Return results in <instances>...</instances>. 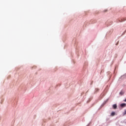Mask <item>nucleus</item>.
<instances>
[{"label":"nucleus","instance_id":"nucleus-1","mask_svg":"<svg viewBox=\"0 0 126 126\" xmlns=\"http://www.w3.org/2000/svg\"><path fill=\"white\" fill-rule=\"evenodd\" d=\"M113 109H117V104H114L113 105Z\"/></svg>","mask_w":126,"mask_h":126},{"label":"nucleus","instance_id":"nucleus-2","mask_svg":"<svg viewBox=\"0 0 126 126\" xmlns=\"http://www.w3.org/2000/svg\"><path fill=\"white\" fill-rule=\"evenodd\" d=\"M126 103H122L121 104V107H126Z\"/></svg>","mask_w":126,"mask_h":126},{"label":"nucleus","instance_id":"nucleus-3","mask_svg":"<svg viewBox=\"0 0 126 126\" xmlns=\"http://www.w3.org/2000/svg\"><path fill=\"white\" fill-rule=\"evenodd\" d=\"M115 114H116V113L113 112L111 113V115L112 116H114Z\"/></svg>","mask_w":126,"mask_h":126},{"label":"nucleus","instance_id":"nucleus-4","mask_svg":"<svg viewBox=\"0 0 126 126\" xmlns=\"http://www.w3.org/2000/svg\"><path fill=\"white\" fill-rule=\"evenodd\" d=\"M120 94H121V95H123L124 94V93H123V92H121L120 93Z\"/></svg>","mask_w":126,"mask_h":126}]
</instances>
